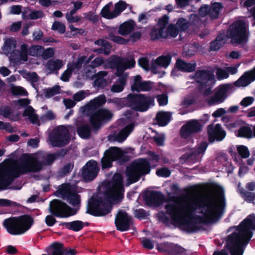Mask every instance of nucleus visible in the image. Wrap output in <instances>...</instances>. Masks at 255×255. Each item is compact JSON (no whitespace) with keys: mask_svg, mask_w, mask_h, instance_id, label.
I'll return each instance as SVG.
<instances>
[{"mask_svg":"<svg viewBox=\"0 0 255 255\" xmlns=\"http://www.w3.org/2000/svg\"><path fill=\"white\" fill-rule=\"evenodd\" d=\"M107 187L108 189L104 193V198L98 195L90 198L87 204V213L95 217L105 216L111 212L112 200L118 201L123 198L125 189L121 174L115 173Z\"/></svg>","mask_w":255,"mask_h":255,"instance_id":"obj_1","label":"nucleus"},{"mask_svg":"<svg viewBox=\"0 0 255 255\" xmlns=\"http://www.w3.org/2000/svg\"><path fill=\"white\" fill-rule=\"evenodd\" d=\"M233 229L235 231L227 236L225 249L229 251L231 255H243L255 231V214H250L238 226L230 227L227 232Z\"/></svg>","mask_w":255,"mask_h":255,"instance_id":"obj_2","label":"nucleus"},{"mask_svg":"<svg viewBox=\"0 0 255 255\" xmlns=\"http://www.w3.org/2000/svg\"><path fill=\"white\" fill-rule=\"evenodd\" d=\"M225 206L224 191L221 189L217 204H215L213 199L208 197L198 198L188 204L185 207V211L183 213L194 218L193 213L198 209H201L199 213L203 215V217L207 218L209 220H215L222 214Z\"/></svg>","mask_w":255,"mask_h":255,"instance_id":"obj_3","label":"nucleus"},{"mask_svg":"<svg viewBox=\"0 0 255 255\" xmlns=\"http://www.w3.org/2000/svg\"><path fill=\"white\" fill-rule=\"evenodd\" d=\"M166 213L170 216L172 221L176 224L182 225L188 232L193 233L199 230L196 221L200 223H210L215 220H209L207 218L201 216L191 217L189 215L184 214L182 208L177 204H167L165 206Z\"/></svg>","mask_w":255,"mask_h":255,"instance_id":"obj_4","label":"nucleus"},{"mask_svg":"<svg viewBox=\"0 0 255 255\" xmlns=\"http://www.w3.org/2000/svg\"><path fill=\"white\" fill-rule=\"evenodd\" d=\"M34 224L33 218L24 214L18 217H11L4 220L3 227L11 235H20L30 229Z\"/></svg>","mask_w":255,"mask_h":255,"instance_id":"obj_5","label":"nucleus"},{"mask_svg":"<svg viewBox=\"0 0 255 255\" xmlns=\"http://www.w3.org/2000/svg\"><path fill=\"white\" fill-rule=\"evenodd\" d=\"M151 169V164L147 158H139L133 160L126 169L128 183L137 182L142 176L149 174Z\"/></svg>","mask_w":255,"mask_h":255,"instance_id":"obj_6","label":"nucleus"},{"mask_svg":"<svg viewBox=\"0 0 255 255\" xmlns=\"http://www.w3.org/2000/svg\"><path fill=\"white\" fill-rule=\"evenodd\" d=\"M130 159L127 152L117 146H111L106 150L101 158V166L103 169L111 168L114 161H117L120 165H123Z\"/></svg>","mask_w":255,"mask_h":255,"instance_id":"obj_7","label":"nucleus"},{"mask_svg":"<svg viewBox=\"0 0 255 255\" xmlns=\"http://www.w3.org/2000/svg\"><path fill=\"white\" fill-rule=\"evenodd\" d=\"M126 103L133 111L144 112L154 105V97L144 94L130 93L126 97Z\"/></svg>","mask_w":255,"mask_h":255,"instance_id":"obj_8","label":"nucleus"},{"mask_svg":"<svg viewBox=\"0 0 255 255\" xmlns=\"http://www.w3.org/2000/svg\"><path fill=\"white\" fill-rule=\"evenodd\" d=\"M226 36L231 39L232 44L246 43L248 40V34L245 22L243 20L234 22L227 29Z\"/></svg>","mask_w":255,"mask_h":255,"instance_id":"obj_9","label":"nucleus"},{"mask_svg":"<svg viewBox=\"0 0 255 255\" xmlns=\"http://www.w3.org/2000/svg\"><path fill=\"white\" fill-rule=\"evenodd\" d=\"M49 211L53 216L61 218H68L77 214V210L59 199H54L50 202Z\"/></svg>","mask_w":255,"mask_h":255,"instance_id":"obj_10","label":"nucleus"},{"mask_svg":"<svg viewBox=\"0 0 255 255\" xmlns=\"http://www.w3.org/2000/svg\"><path fill=\"white\" fill-rule=\"evenodd\" d=\"M113 114L106 109H100L90 114L89 122L93 131H98L102 125L111 120Z\"/></svg>","mask_w":255,"mask_h":255,"instance_id":"obj_11","label":"nucleus"},{"mask_svg":"<svg viewBox=\"0 0 255 255\" xmlns=\"http://www.w3.org/2000/svg\"><path fill=\"white\" fill-rule=\"evenodd\" d=\"M49 141L53 147H63L70 141L68 129L63 126L54 129L49 136Z\"/></svg>","mask_w":255,"mask_h":255,"instance_id":"obj_12","label":"nucleus"},{"mask_svg":"<svg viewBox=\"0 0 255 255\" xmlns=\"http://www.w3.org/2000/svg\"><path fill=\"white\" fill-rule=\"evenodd\" d=\"M58 193L62 198L66 200L69 204L74 207H80L81 205V196L78 194L76 189L70 184L61 185L58 190Z\"/></svg>","mask_w":255,"mask_h":255,"instance_id":"obj_13","label":"nucleus"},{"mask_svg":"<svg viewBox=\"0 0 255 255\" xmlns=\"http://www.w3.org/2000/svg\"><path fill=\"white\" fill-rule=\"evenodd\" d=\"M43 166L41 161L37 158L29 156L26 161L18 166H14V168L20 176L27 172H38L42 170Z\"/></svg>","mask_w":255,"mask_h":255,"instance_id":"obj_14","label":"nucleus"},{"mask_svg":"<svg viewBox=\"0 0 255 255\" xmlns=\"http://www.w3.org/2000/svg\"><path fill=\"white\" fill-rule=\"evenodd\" d=\"M7 167L0 169V190L6 189L13 180L19 176L14 166H4Z\"/></svg>","mask_w":255,"mask_h":255,"instance_id":"obj_15","label":"nucleus"},{"mask_svg":"<svg viewBox=\"0 0 255 255\" xmlns=\"http://www.w3.org/2000/svg\"><path fill=\"white\" fill-rule=\"evenodd\" d=\"M209 143L207 141H202L197 146L192 149L189 152L183 154L181 159L185 162L195 163L201 161L202 157L208 146Z\"/></svg>","mask_w":255,"mask_h":255,"instance_id":"obj_16","label":"nucleus"},{"mask_svg":"<svg viewBox=\"0 0 255 255\" xmlns=\"http://www.w3.org/2000/svg\"><path fill=\"white\" fill-rule=\"evenodd\" d=\"M193 78L201 89L204 88L205 86L214 85L216 82L213 72L209 70H196Z\"/></svg>","mask_w":255,"mask_h":255,"instance_id":"obj_17","label":"nucleus"},{"mask_svg":"<svg viewBox=\"0 0 255 255\" xmlns=\"http://www.w3.org/2000/svg\"><path fill=\"white\" fill-rule=\"evenodd\" d=\"M115 224L117 230L120 232L127 231L133 224L132 218L126 211L121 210L116 216Z\"/></svg>","mask_w":255,"mask_h":255,"instance_id":"obj_18","label":"nucleus"},{"mask_svg":"<svg viewBox=\"0 0 255 255\" xmlns=\"http://www.w3.org/2000/svg\"><path fill=\"white\" fill-rule=\"evenodd\" d=\"M202 125L197 120H192L183 125L180 130V135L182 138L187 139L193 134L202 130Z\"/></svg>","mask_w":255,"mask_h":255,"instance_id":"obj_19","label":"nucleus"},{"mask_svg":"<svg viewBox=\"0 0 255 255\" xmlns=\"http://www.w3.org/2000/svg\"><path fill=\"white\" fill-rule=\"evenodd\" d=\"M99 170L97 162L90 160L82 167L81 176L86 182H90L97 176Z\"/></svg>","mask_w":255,"mask_h":255,"instance_id":"obj_20","label":"nucleus"},{"mask_svg":"<svg viewBox=\"0 0 255 255\" xmlns=\"http://www.w3.org/2000/svg\"><path fill=\"white\" fill-rule=\"evenodd\" d=\"M230 89L231 86L228 84H222L219 86L217 91L209 99L208 104L214 105L223 103L227 98L228 92Z\"/></svg>","mask_w":255,"mask_h":255,"instance_id":"obj_21","label":"nucleus"},{"mask_svg":"<svg viewBox=\"0 0 255 255\" xmlns=\"http://www.w3.org/2000/svg\"><path fill=\"white\" fill-rule=\"evenodd\" d=\"M143 200L147 205L157 207L164 201L165 197L161 192L152 190L144 193Z\"/></svg>","mask_w":255,"mask_h":255,"instance_id":"obj_22","label":"nucleus"},{"mask_svg":"<svg viewBox=\"0 0 255 255\" xmlns=\"http://www.w3.org/2000/svg\"><path fill=\"white\" fill-rule=\"evenodd\" d=\"M208 141L211 144L215 141H221L226 135V131L220 124H216L214 127L212 125L208 126Z\"/></svg>","mask_w":255,"mask_h":255,"instance_id":"obj_23","label":"nucleus"},{"mask_svg":"<svg viewBox=\"0 0 255 255\" xmlns=\"http://www.w3.org/2000/svg\"><path fill=\"white\" fill-rule=\"evenodd\" d=\"M222 7V4L220 2H214L211 6L204 5L200 8L199 14L201 17L209 15L212 19H217Z\"/></svg>","mask_w":255,"mask_h":255,"instance_id":"obj_24","label":"nucleus"},{"mask_svg":"<svg viewBox=\"0 0 255 255\" xmlns=\"http://www.w3.org/2000/svg\"><path fill=\"white\" fill-rule=\"evenodd\" d=\"M168 22L169 17L166 14L163 15L159 19L157 25L152 28L150 34L152 40H156L161 38V36H162L163 32L166 29L165 28Z\"/></svg>","mask_w":255,"mask_h":255,"instance_id":"obj_25","label":"nucleus"},{"mask_svg":"<svg viewBox=\"0 0 255 255\" xmlns=\"http://www.w3.org/2000/svg\"><path fill=\"white\" fill-rule=\"evenodd\" d=\"M123 59L118 56H113L111 58L109 63L112 68L116 69V75L119 78L125 77L127 80L128 75L124 74V70L126 69L123 64Z\"/></svg>","mask_w":255,"mask_h":255,"instance_id":"obj_26","label":"nucleus"},{"mask_svg":"<svg viewBox=\"0 0 255 255\" xmlns=\"http://www.w3.org/2000/svg\"><path fill=\"white\" fill-rule=\"evenodd\" d=\"M177 69L181 72L191 73L194 71L196 67V63H188L182 59H178L175 63Z\"/></svg>","mask_w":255,"mask_h":255,"instance_id":"obj_27","label":"nucleus"},{"mask_svg":"<svg viewBox=\"0 0 255 255\" xmlns=\"http://www.w3.org/2000/svg\"><path fill=\"white\" fill-rule=\"evenodd\" d=\"M133 128V125L132 124L128 125L120 131L114 137H109V140L110 141H116L119 142H122L127 138L129 133L132 131Z\"/></svg>","mask_w":255,"mask_h":255,"instance_id":"obj_28","label":"nucleus"},{"mask_svg":"<svg viewBox=\"0 0 255 255\" xmlns=\"http://www.w3.org/2000/svg\"><path fill=\"white\" fill-rule=\"evenodd\" d=\"M164 252L169 255H182L185 252V249L180 246L174 244H168L164 247Z\"/></svg>","mask_w":255,"mask_h":255,"instance_id":"obj_29","label":"nucleus"},{"mask_svg":"<svg viewBox=\"0 0 255 255\" xmlns=\"http://www.w3.org/2000/svg\"><path fill=\"white\" fill-rule=\"evenodd\" d=\"M171 118V114L170 112L160 111L157 113L155 119L157 124L160 127L166 126Z\"/></svg>","mask_w":255,"mask_h":255,"instance_id":"obj_30","label":"nucleus"},{"mask_svg":"<svg viewBox=\"0 0 255 255\" xmlns=\"http://www.w3.org/2000/svg\"><path fill=\"white\" fill-rule=\"evenodd\" d=\"M37 156L39 159L42 160L43 166L51 165L56 160L54 153L39 152Z\"/></svg>","mask_w":255,"mask_h":255,"instance_id":"obj_31","label":"nucleus"},{"mask_svg":"<svg viewBox=\"0 0 255 255\" xmlns=\"http://www.w3.org/2000/svg\"><path fill=\"white\" fill-rule=\"evenodd\" d=\"M135 23L133 20L126 21L121 24L119 27L118 32L122 35H127L133 29Z\"/></svg>","mask_w":255,"mask_h":255,"instance_id":"obj_32","label":"nucleus"},{"mask_svg":"<svg viewBox=\"0 0 255 255\" xmlns=\"http://www.w3.org/2000/svg\"><path fill=\"white\" fill-rule=\"evenodd\" d=\"M107 73L105 71H101L98 73L95 80L93 83V86L101 89H103L107 86L108 81L103 76H105Z\"/></svg>","mask_w":255,"mask_h":255,"instance_id":"obj_33","label":"nucleus"},{"mask_svg":"<svg viewBox=\"0 0 255 255\" xmlns=\"http://www.w3.org/2000/svg\"><path fill=\"white\" fill-rule=\"evenodd\" d=\"M238 137L250 139L253 137V131L249 126L241 127L236 132Z\"/></svg>","mask_w":255,"mask_h":255,"instance_id":"obj_34","label":"nucleus"},{"mask_svg":"<svg viewBox=\"0 0 255 255\" xmlns=\"http://www.w3.org/2000/svg\"><path fill=\"white\" fill-rule=\"evenodd\" d=\"M179 32V29L175 25L171 24L168 26L166 29L163 32L161 38H166L168 36L173 38H175L178 34Z\"/></svg>","mask_w":255,"mask_h":255,"instance_id":"obj_35","label":"nucleus"},{"mask_svg":"<svg viewBox=\"0 0 255 255\" xmlns=\"http://www.w3.org/2000/svg\"><path fill=\"white\" fill-rule=\"evenodd\" d=\"M63 66L62 61L60 59H50L46 65V68L51 73L59 70Z\"/></svg>","mask_w":255,"mask_h":255,"instance_id":"obj_36","label":"nucleus"},{"mask_svg":"<svg viewBox=\"0 0 255 255\" xmlns=\"http://www.w3.org/2000/svg\"><path fill=\"white\" fill-rule=\"evenodd\" d=\"M77 132L79 136L83 139H87L91 133V128L87 124L83 125L77 128Z\"/></svg>","mask_w":255,"mask_h":255,"instance_id":"obj_37","label":"nucleus"},{"mask_svg":"<svg viewBox=\"0 0 255 255\" xmlns=\"http://www.w3.org/2000/svg\"><path fill=\"white\" fill-rule=\"evenodd\" d=\"M127 80L125 77L118 78L115 83L111 87V91L114 93H120L124 90Z\"/></svg>","mask_w":255,"mask_h":255,"instance_id":"obj_38","label":"nucleus"},{"mask_svg":"<svg viewBox=\"0 0 255 255\" xmlns=\"http://www.w3.org/2000/svg\"><path fill=\"white\" fill-rule=\"evenodd\" d=\"M238 191L242 197L248 203H252L255 200V193L246 191L244 188L239 186Z\"/></svg>","mask_w":255,"mask_h":255,"instance_id":"obj_39","label":"nucleus"},{"mask_svg":"<svg viewBox=\"0 0 255 255\" xmlns=\"http://www.w3.org/2000/svg\"><path fill=\"white\" fill-rule=\"evenodd\" d=\"M112 5V3L109 2L103 7L101 11V14L103 17L108 19H111L115 17L113 11H110V7Z\"/></svg>","mask_w":255,"mask_h":255,"instance_id":"obj_40","label":"nucleus"},{"mask_svg":"<svg viewBox=\"0 0 255 255\" xmlns=\"http://www.w3.org/2000/svg\"><path fill=\"white\" fill-rule=\"evenodd\" d=\"M106 102V96L104 95H101L97 98L91 101L90 106L92 108H97L102 106Z\"/></svg>","mask_w":255,"mask_h":255,"instance_id":"obj_41","label":"nucleus"},{"mask_svg":"<svg viewBox=\"0 0 255 255\" xmlns=\"http://www.w3.org/2000/svg\"><path fill=\"white\" fill-rule=\"evenodd\" d=\"M127 3L125 1L122 0H120L115 3V8L113 10L115 17H116L119 15L124 10L127 8Z\"/></svg>","mask_w":255,"mask_h":255,"instance_id":"obj_42","label":"nucleus"},{"mask_svg":"<svg viewBox=\"0 0 255 255\" xmlns=\"http://www.w3.org/2000/svg\"><path fill=\"white\" fill-rule=\"evenodd\" d=\"M171 60V57L170 55L161 56L157 58L155 63L158 66L166 68L169 65Z\"/></svg>","mask_w":255,"mask_h":255,"instance_id":"obj_43","label":"nucleus"},{"mask_svg":"<svg viewBox=\"0 0 255 255\" xmlns=\"http://www.w3.org/2000/svg\"><path fill=\"white\" fill-rule=\"evenodd\" d=\"M175 26L179 31H185L188 29L190 24L186 19L180 17L177 21Z\"/></svg>","mask_w":255,"mask_h":255,"instance_id":"obj_44","label":"nucleus"},{"mask_svg":"<svg viewBox=\"0 0 255 255\" xmlns=\"http://www.w3.org/2000/svg\"><path fill=\"white\" fill-rule=\"evenodd\" d=\"M74 167V164L71 163H68L65 164L58 171V175L60 177H64L69 174Z\"/></svg>","mask_w":255,"mask_h":255,"instance_id":"obj_45","label":"nucleus"},{"mask_svg":"<svg viewBox=\"0 0 255 255\" xmlns=\"http://www.w3.org/2000/svg\"><path fill=\"white\" fill-rule=\"evenodd\" d=\"M84 227V222L79 220H76L69 222V227L68 230L75 232L81 231Z\"/></svg>","mask_w":255,"mask_h":255,"instance_id":"obj_46","label":"nucleus"},{"mask_svg":"<svg viewBox=\"0 0 255 255\" xmlns=\"http://www.w3.org/2000/svg\"><path fill=\"white\" fill-rule=\"evenodd\" d=\"M51 247L53 250L51 255H64V250H63V245L62 244L55 242L51 245Z\"/></svg>","mask_w":255,"mask_h":255,"instance_id":"obj_47","label":"nucleus"},{"mask_svg":"<svg viewBox=\"0 0 255 255\" xmlns=\"http://www.w3.org/2000/svg\"><path fill=\"white\" fill-rule=\"evenodd\" d=\"M237 150L239 155L244 159L247 158L250 155V151L247 146L239 145L237 146Z\"/></svg>","mask_w":255,"mask_h":255,"instance_id":"obj_48","label":"nucleus"},{"mask_svg":"<svg viewBox=\"0 0 255 255\" xmlns=\"http://www.w3.org/2000/svg\"><path fill=\"white\" fill-rule=\"evenodd\" d=\"M45 97L49 98L59 94L60 92V87L55 86L52 88H45L44 90Z\"/></svg>","mask_w":255,"mask_h":255,"instance_id":"obj_49","label":"nucleus"},{"mask_svg":"<svg viewBox=\"0 0 255 255\" xmlns=\"http://www.w3.org/2000/svg\"><path fill=\"white\" fill-rule=\"evenodd\" d=\"M11 93L14 96H27L28 93L23 87L20 86H13L10 88Z\"/></svg>","mask_w":255,"mask_h":255,"instance_id":"obj_50","label":"nucleus"},{"mask_svg":"<svg viewBox=\"0 0 255 255\" xmlns=\"http://www.w3.org/2000/svg\"><path fill=\"white\" fill-rule=\"evenodd\" d=\"M142 77L139 75H137L134 77L133 83L131 86V90L132 92H139V89L142 84Z\"/></svg>","mask_w":255,"mask_h":255,"instance_id":"obj_51","label":"nucleus"},{"mask_svg":"<svg viewBox=\"0 0 255 255\" xmlns=\"http://www.w3.org/2000/svg\"><path fill=\"white\" fill-rule=\"evenodd\" d=\"M20 56L21 60L24 61H27L28 55H29V50L28 45L26 44H23L20 46V49L19 50Z\"/></svg>","mask_w":255,"mask_h":255,"instance_id":"obj_52","label":"nucleus"},{"mask_svg":"<svg viewBox=\"0 0 255 255\" xmlns=\"http://www.w3.org/2000/svg\"><path fill=\"white\" fill-rule=\"evenodd\" d=\"M109 37L111 40L120 44H127L128 43L129 39H126L120 36H117L112 33L109 34Z\"/></svg>","mask_w":255,"mask_h":255,"instance_id":"obj_53","label":"nucleus"},{"mask_svg":"<svg viewBox=\"0 0 255 255\" xmlns=\"http://www.w3.org/2000/svg\"><path fill=\"white\" fill-rule=\"evenodd\" d=\"M51 29L53 30L57 31L60 34H63L65 32L66 27L63 23L59 21H55L52 25Z\"/></svg>","mask_w":255,"mask_h":255,"instance_id":"obj_54","label":"nucleus"},{"mask_svg":"<svg viewBox=\"0 0 255 255\" xmlns=\"http://www.w3.org/2000/svg\"><path fill=\"white\" fill-rule=\"evenodd\" d=\"M108 103H113L116 105L119 109H121L125 106L126 103V98L123 99L122 98H115L113 99H110L108 100Z\"/></svg>","mask_w":255,"mask_h":255,"instance_id":"obj_55","label":"nucleus"},{"mask_svg":"<svg viewBox=\"0 0 255 255\" xmlns=\"http://www.w3.org/2000/svg\"><path fill=\"white\" fill-rule=\"evenodd\" d=\"M134 216L137 219L141 220L144 219L148 214L143 209H137L133 212Z\"/></svg>","mask_w":255,"mask_h":255,"instance_id":"obj_56","label":"nucleus"},{"mask_svg":"<svg viewBox=\"0 0 255 255\" xmlns=\"http://www.w3.org/2000/svg\"><path fill=\"white\" fill-rule=\"evenodd\" d=\"M156 174L159 177H168L171 174V171L167 167H162L157 169Z\"/></svg>","mask_w":255,"mask_h":255,"instance_id":"obj_57","label":"nucleus"},{"mask_svg":"<svg viewBox=\"0 0 255 255\" xmlns=\"http://www.w3.org/2000/svg\"><path fill=\"white\" fill-rule=\"evenodd\" d=\"M19 53V50L17 49L12 50L10 53V60L12 63L17 64L21 60Z\"/></svg>","mask_w":255,"mask_h":255,"instance_id":"obj_58","label":"nucleus"},{"mask_svg":"<svg viewBox=\"0 0 255 255\" xmlns=\"http://www.w3.org/2000/svg\"><path fill=\"white\" fill-rule=\"evenodd\" d=\"M250 84L255 80V66L250 71H246L243 74Z\"/></svg>","mask_w":255,"mask_h":255,"instance_id":"obj_59","label":"nucleus"},{"mask_svg":"<svg viewBox=\"0 0 255 255\" xmlns=\"http://www.w3.org/2000/svg\"><path fill=\"white\" fill-rule=\"evenodd\" d=\"M16 42L12 38L7 39L4 44V50L10 51L16 47Z\"/></svg>","mask_w":255,"mask_h":255,"instance_id":"obj_60","label":"nucleus"},{"mask_svg":"<svg viewBox=\"0 0 255 255\" xmlns=\"http://www.w3.org/2000/svg\"><path fill=\"white\" fill-rule=\"evenodd\" d=\"M156 99L160 106H164L168 104V96L165 94H161L156 96Z\"/></svg>","mask_w":255,"mask_h":255,"instance_id":"obj_61","label":"nucleus"},{"mask_svg":"<svg viewBox=\"0 0 255 255\" xmlns=\"http://www.w3.org/2000/svg\"><path fill=\"white\" fill-rule=\"evenodd\" d=\"M216 75L219 80L227 79L229 76V73L225 70L219 68L216 71Z\"/></svg>","mask_w":255,"mask_h":255,"instance_id":"obj_62","label":"nucleus"},{"mask_svg":"<svg viewBox=\"0 0 255 255\" xmlns=\"http://www.w3.org/2000/svg\"><path fill=\"white\" fill-rule=\"evenodd\" d=\"M111 45L108 46L101 47L94 50V51L98 54H104L105 55H109L111 52Z\"/></svg>","mask_w":255,"mask_h":255,"instance_id":"obj_63","label":"nucleus"},{"mask_svg":"<svg viewBox=\"0 0 255 255\" xmlns=\"http://www.w3.org/2000/svg\"><path fill=\"white\" fill-rule=\"evenodd\" d=\"M138 64L143 69L148 71L149 70V60L146 57H141L138 60Z\"/></svg>","mask_w":255,"mask_h":255,"instance_id":"obj_64","label":"nucleus"}]
</instances>
